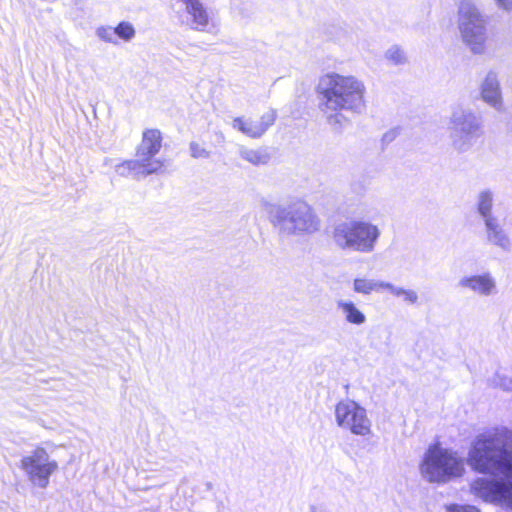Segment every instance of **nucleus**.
Listing matches in <instances>:
<instances>
[{
    "instance_id": "nucleus-13",
    "label": "nucleus",
    "mask_w": 512,
    "mask_h": 512,
    "mask_svg": "<svg viewBox=\"0 0 512 512\" xmlns=\"http://www.w3.org/2000/svg\"><path fill=\"white\" fill-rule=\"evenodd\" d=\"M458 286L481 296H489L496 292L495 279L489 273L462 277Z\"/></svg>"
},
{
    "instance_id": "nucleus-9",
    "label": "nucleus",
    "mask_w": 512,
    "mask_h": 512,
    "mask_svg": "<svg viewBox=\"0 0 512 512\" xmlns=\"http://www.w3.org/2000/svg\"><path fill=\"white\" fill-rule=\"evenodd\" d=\"M58 468V462L52 459L43 447H36L20 461V469L28 481L42 489L49 485L50 477Z\"/></svg>"
},
{
    "instance_id": "nucleus-5",
    "label": "nucleus",
    "mask_w": 512,
    "mask_h": 512,
    "mask_svg": "<svg viewBox=\"0 0 512 512\" xmlns=\"http://www.w3.org/2000/svg\"><path fill=\"white\" fill-rule=\"evenodd\" d=\"M381 237V229L363 219H350L337 223L332 230V241L342 251L372 253Z\"/></svg>"
},
{
    "instance_id": "nucleus-12",
    "label": "nucleus",
    "mask_w": 512,
    "mask_h": 512,
    "mask_svg": "<svg viewBox=\"0 0 512 512\" xmlns=\"http://www.w3.org/2000/svg\"><path fill=\"white\" fill-rule=\"evenodd\" d=\"M184 8L185 22L193 30L205 31L210 22V13L201 0H178Z\"/></svg>"
},
{
    "instance_id": "nucleus-6",
    "label": "nucleus",
    "mask_w": 512,
    "mask_h": 512,
    "mask_svg": "<svg viewBox=\"0 0 512 512\" xmlns=\"http://www.w3.org/2000/svg\"><path fill=\"white\" fill-rule=\"evenodd\" d=\"M457 29L463 45L474 55L487 51L488 18L474 0H460L457 5Z\"/></svg>"
},
{
    "instance_id": "nucleus-25",
    "label": "nucleus",
    "mask_w": 512,
    "mask_h": 512,
    "mask_svg": "<svg viewBox=\"0 0 512 512\" xmlns=\"http://www.w3.org/2000/svg\"><path fill=\"white\" fill-rule=\"evenodd\" d=\"M96 36L107 43H111L116 45L118 43L117 38L115 37V29L114 27L102 25L96 28L95 30Z\"/></svg>"
},
{
    "instance_id": "nucleus-14",
    "label": "nucleus",
    "mask_w": 512,
    "mask_h": 512,
    "mask_svg": "<svg viewBox=\"0 0 512 512\" xmlns=\"http://www.w3.org/2000/svg\"><path fill=\"white\" fill-rule=\"evenodd\" d=\"M484 226L486 240L489 244L501 249L502 251L511 250V238L497 218L484 223Z\"/></svg>"
},
{
    "instance_id": "nucleus-27",
    "label": "nucleus",
    "mask_w": 512,
    "mask_h": 512,
    "mask_svg": "<svg viewBox=\"0 0 512 512\" xmlns=\"http://www.w3.org/2000/svg\"><path fill=\"white\" fill-rule=\"evenodd\" d=\"M443 508L444 512H482L479 507L472 504L448 503Z\"/></svg>"
},
{
    "instance_id": "nucleus-22",
    "label": "nucleus",
    "mask_w": 512,
    "mask_h": 512,
    "mask_svg": "<svg viewBox=\"0 0 512 512\" xmlns=\"http://www.w3.org/2000/svg\"><path fill=\"white\" fill-rule=\"evenodd\" d=\"M239 154L242 159L256 166L264 165L269 161V155L259 149L241 147L239 149Z\"/></svg>"
},
{
    "instance_id": "nucleus-10",
    "label": "nucleus",
    "mask_w": 512,
    "mask_h": 512,
    "mask_svg": "<svg viewBox=\"0 0 512 512\" xmlns=\"http://www.w3.org/2000/svg\"><path fill=\"white\" fill-rule=\"evenodd\" d=\"M276 118V111L271 109L263 113L259 118L235 117L231 121V127L249 138L258 139L275 123Z\"/></svg>"
},
{
    "instance_id": "nucleus-1",
    "label": "nucleus",
    "mask_w": 512,
    "mask_h": 512,
    "mask_svg": "<svg viewBox=\"0 0 512 512\" xmlns=\"http://www.w3.org/2000/svg\"><path fill=\"white\" fill-rule=\"evenodd\" d=\"M467 463L481 476L469 484L475 499L512 512V430L495 427L479 433L472 440Z\"/></svg>"
},
{
    "instance_id": "nucleus-26",
    "label": "nucleus",
    "mask_w": 512,
    "mask_h": 512,
    "mask_svg": "<svg viewBox=\"0 0 512 512\" xmlns=\"http://www.w3.org/2000/svg\"><path fill=\"white\" fill-rule=\"evenodd\" d=\"M385 59L394 65L406 62L404 51L398 46H392L385 52Z\"/></svg>"
},
{
    "instance_id": "nucleus-16",
    "label": "nucleus",
    "mask_w": 512,
    "mask_h": 512,
    "mask_svg": "<svg viewBox=\"0 0 512 512\" xmlns=\"http://www.w3.org/2000/svg\"><path fill=\"white\" fill-rule=\"evenodd\" d=\"M134 160L143 178L164 170V160L157 158L156 154H142L141 149L136 148V159Z\"/></svg>"
},
{
    "instance_id": "nucleus-17",
    "label": "nucleus",
    "mask_w": 512,
    "mask_h": 512,
    "mask_svg": "<svg viewBox=\"0 0 512 512\" xmlns=\"http://www.w3.org/2000/svg\"><path fill=\"white\" fill-rule=\"evenodd\" d=\"M494 205V193L490 189H482L478 192L475 199V208L483 222H489L490 220L496 219L492 214V208Z\"/></svg>"
},
{
    "instance_id": "nucleus-21",
    "label": "nucleus",
    "mask_w": 512,
    "mask_h": 512,
    "mask_svg": "<svg viewBox=\"0 0 512 512\" xmlns=\"http://www.w3.org/2000/svg\"><path fill=\"white\" fill-rule=\"evenodd\" d=\"M386 290L396 297H402L403 302L406 303L407 305L419 304V295L413 289L395 286L394 284L388 282Z\"/></svg>"
},
{
    "instance_id": "nucleus-11",
    "label": "nucleus",
    "mask_w": 512,
    "mask_h": 512,
    "mask_svg": "<svg viewBox=\"0 0 512 512\" xmlns=\"http://www.w3.org/2000/svg\"><path fill=\"white\" fill-rule=\"evenodd\" d=\"M480 99L496 111L504 110L503 90L499 72L488 70L479 83Z\"/></svg>"
},
{
    "instance_id": "nucleus-3",
    "label": "nucleus",
    "mask_w": 512,
    "mask_h": 512,
    "mask_svg": "<svg viewBox=\"0 0 512 512\" xmlns=\"http://www.w3.org/2000/svg\"><path fill=\"white\" fill-rule=\"evenodd\" d=\"M260 208L281 237H308L321 230L320 217L304 200L295 199L280 204L262 199Z\"/></svg>"
},
{
    "instance_id": "nucleus-4",
    "label": "nucleus",
    "mask_w": 512,
    "mask_h": 512,
    "mask_svg": "<svg viewBox=\"0 0 512 512\" xmlns=\"http://www.w3.org/2000/svg\"><path fill=\"white\" fill-rule=\"evenodd\" d=\"M466 472L464 458L458 451L442 446L429 445L419 463V473L430 484H446L461 478Z\"/></svg>"
},
{
    "instance_id": "nucleus-28",
    "label": "nucleus",
    "mask_w": 512,
    "mask_h": 512,
    "mask_svg": "<svg viewBox=\"0 0 512 512\" xmlns=\"http://www.w3.org/2000/svg\"><path fill=\"white\" fill-rule=\"evenodd\" d=\"M190 153L193 158L207 159L210 157V152L197 142L190 143Z\"/></svg>"
},
{
    "instance_id": "nucleus-20",
    "label": "nucleus",
    "mask_w": 512,
    "mask_h": 512,
    "mask_svg": "<svg viewBox=\"0 0 512 512\" xmlns=\"http://www.w3.org/2000/svg\"><path fill=\"white\" fill-rule=\"evenodd\" d=\"M491 382L495 387L512 392V362L500 366L492 377Z\"/></svg>"
},
{
    "instance_id": "nucleus-18",
    "label": "nucleus",
    "mask_w": 512,
    "mask_h": 512,
    "mask_svg": "<svg viewBox=\"0 0 512 512\" xmlns=\"http://www.w3.org/2000/svg\"><path fill=\"white\" fill-rule=\"evenodd\" d=\"M163 136L158 129H146L142 133V139L138 149H141L142 154H158L162 148Z\"/></svg>"
},
{
    "instance_id": "nucleus-2",
    "label": "nucleus",
    "mask_w": 512,
    "mask_h": 512,
    "mask_svg": "<svg viewBox=\"0 0 512 512\" xmlns=\"http://www.w3.org/2000/svg\"><path fill=\"white\" fill-rule=\"evenodd\" d=\"M321 107L330 125L339 127L347 121L342 111L361 114L367 107L366 85L352 74L328 72L317 84Z\"/></svg>"
},
{
    "instance_id": "nucleus-24",
    "label": "nucleus",
    "mask_w": 512,
    "mask_h": 512,
    "mask_svg": "<svg viewBox=\"0 0 512 512\" xmlns=\"http://www.w3.org/2000/svg\"><path fill=\"white\" fill-rule=\"evenodd\" d=\"M115 29V37L120 38L125 42H130L136 35L134 26L127 21L120 22Z\"/></svg>"
},
{
    "instance_id": "nucleus-30",
    "label": "nucleus",
    "mask_w": 512,
    "mask_h": 512,
    "mask_svg": "<svg viewBox=\"0 0 512 512\" xmlns=\"http://www.w3.org/2000/svg\"><path fill=\"white\" fill-rule=\"evenodd\" d=\"M309 510L310 512H329V510L323 505H311Z\"/></svg>"
},
{
    "instance_id": "nucleus-15",
    "label": "nucleus",
    "mask_w": 512,
    "mask_h": 512,
    "mask_svg": "<svg viewBox=\"0 0 512 512\" xmlns=\"http://www.w3.org/2000/svg\"><path fill=\"white\" fill-rule=\"evenodd\" d=\"M336 309L347 324L362 326L367 322L366 314L352 300H337Z\"/></svg>"
},
{
    "instance_id": "nucleus-23",
    "label": "nucleus",
    "mask_w": 512,
    "mask_h": 512,
    "mask_svg": "<svg viewBox=\"0 0 512 512\" xmlns=\"http://www.w3.org/2000/svg\"><path fill=\"white\" fill-rule=\"evenodd\" d=\"M115 173L121 177L143 178L135 160H124L114 166Z\"/></svg>"
},
{
    "instance_id": "nucleus-29",
    "label": "nucleus",
    "mask_w": 512,
    "mask_h": 512,
    "mask_svg": "<svg viewBox=\"0 0 512 512\" xmlns=\"http://www.w3.org/2000/svg\"><path fill=\"white\" fill-rule=\"evenodd\" d=\"M497 7L503 11L510 12L512 10V0H494Z\"/></svg>"
},
{
    "instance_id": "nucleus-7",
    "label": "nucleus",
    "mask_w": 512,
    "mask_h": 512,
    "mask_svg": "<svg viewBox=\"0 0 512 512\" xmlns=\"http://www.w3.org/2000/svg\"><path fill=\"white\" fill-rule=\"evenodd\" d=\"M449 131L452 148L459 153H465L483 137V121L471 109L456 107L449 117Z\"/></svg>"
},
{
    "instance_id": "nucleus-8",
    "label": "nucleus",
    "mask_w": 512,
    "mask_h": 512,
    "mask_svg": "<svg viewBox=\"0 0 512 512\" xmlns=\"http://www.w3.org/2000/svg\"><path fill=\"white\" fill-rule=\"evenodd\" d=\"M335 422L352 435L369 437L372 435V421L367 410L354 400L346 399L335 406Z\"/></svg>"
},
{
    "instance_id": "nucleus-19",
    "label": "nucleus",
    "mask_w": 512,
    "mask_h": 512,
    "mask_svg": "<svg viewBox=\"0 0 512 512\" xmlns=\"http://www.w3.org/2000/svg\"><path fill=\"white\" fill-rule=\"evenodd\" d=\"M388 282L358 277L353 280V291L362 295H369L372 292L386 290Z\"/></svg>"
}]
</instances>
